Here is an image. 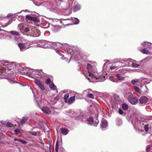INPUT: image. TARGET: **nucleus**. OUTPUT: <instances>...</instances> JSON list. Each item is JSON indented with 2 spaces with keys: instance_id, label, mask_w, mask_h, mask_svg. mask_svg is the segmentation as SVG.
Wrapping results in <instances>:
<instances>
[{
  "instance_id": "nucleus-1",
  "label": "nucleus",
  "mask_w": 152,
  "mask_h": 152,
  "mask_svg": "<svg viewBox=\"0 0 152 152\" xmlns=\"http://www.w3.org/2000/svg\"><path fill=\"white\" fill-rule=\"evenodd\" d=\"M87 68L88 69V74L89 76L92 79L95 78V76L94 74L95 73L96 71L94 70V66H92L89 64H87Z\"/></svg>"
},
{
  "instance_id": "nucleus-2",
  "label": "nucleus",
  "mask_w": 152,
  "mask_h": 152,
  "mask_svg": "<svg viewBox=\"0 0 152 152\" xmlns=\"http://www.w3.org/2000/svg\"><path fill=\"white\" fill-rule=\"evenodd\" d=\"M128 99L130 103L133 105L136 104L138 101L137 98L132 94L129 96Z\"/></svg>"
},
{
  "instance_id": "nucleus-3",
  "label": "nucleus",
  "mask_w": 152,
  "mask_h": 152,
  "mask_svg": "<svg viewBox=\"0 0 152 152\" xmlns=\"http://www.w3.org/2000/svg\"><path fill=\"white\" fill-rule=\"evenodd\" d=\"M8 74L5 69L0 67V79L5 78V77L7 76Z\"/></svg>"
},
{
  "instance_id": "nucleus-4",
  "label": "nucleus",
  "mask_w": 152,
  "mask_h": 152,
  "mask_svg": "<svg viewBox=\"0 0 152 152\" xmlns=\"http://www.w3.org/2000/svg\"><path fill=\"white\" fill-rule=\"evenodd\" d=\"M35 83L42 90H44L45 89V88L43 84L41 83L40 81L37 79L34 80Z\"/></svg>"
},
{
  "instance_id": "nucleus-5",
  "label": "nucleus",
  "mask_w": 152,
  "mask_h": 152,
  "mask_svg": "<svg viewBox=\"0 0 152 152\" xmlns=\"http://www.w3.org/2000/svg\"><path fill=\"white\" fill-rule=\"evenodd\" d=\"M26 18L29 20L33 21L34 22H38L39 21V19L36 17H32L29 15H27Z\"/></svg>"
},
{
  "instance_id": "nucleus-6",
  "label": "nucleus",
  "mask_w": 152,
  "mask_h": 152,
  "mask_svg": "<svg viewBox=\"0 0 152 152\" xmlns=\"http://www.w3.org/2000/svg\"><path fill=\"white\" fill-rule=\"evenodd\" d=\"M139 101L141 104H145L148 102V99L146 96H143L140 98Z\"/></svg>"
},
{
  "instance_id": "nucleus-7",
  "label": "nucleus",
  "mask_w": 152,
  "mask_h": 152,
  "mask_svg": "<svg viewBox=\"0 0 152 152\" xmlns=\"http://www.w3.org/2000/svg\"><path fill=\"white\" fill-rule=\"evenodd\" d=\"M42 110L47 115H49L51 113L50 109L47 107H45L43 108H42Z\"/></svg>"
},
{
  "instance_id": "nucleus-8",
  "label": "nucleus",
  "mask_w": 152,
  "mask_h": 152,
  "mask_svg": "<svg viewBox=\"0 0 152 152\" xmlns=\"http://www.w3.org/2000/svg\"><path fill=\"white\" fill-rule=\"evenodd\" d=\"M61 133L63 135H66L69 132V130L66 128H61L60 129Z\"/></svg>"
},
{
  "instance_id": "nucleus-9",
  "label": "nucleus",
  "mask_w": 152,
  "mask_h": 152,
  "mask_svg": "<svg viewBox=\"0 0 152 152\" xmlns=\"http://www.w3.org/2000/svg\"><path fill=\"white\" fill-rule=\"evenodd\" d=\"M75 100V96H72L70 97L67 101V103L69 104H72Z\"/></svg>"
},
{
  "instance_id": "nucleus-10",
  "label": "nucleus",
  "mask_w": 152,
  "mask_h": 152,
  "mask_svg": "<svg viewBox=\"0 0 152 152\" xmlns=\"http://www.w3.org/2000/svg\"><path fill=\"white\" fill-rule=\"evenodd\" d=\"M107 125V121L105 120H102V121L101 124V127L102 128H105Z\"/></svg>"
},
{
  "instance_id": "nucleus-11",
  "label": "nucleus",
  "mask_w": 152,
  "mask_h": 152,
  "mask_svg": "<svg viewBox=\"0 0 152 152\" xmlns=\"http://www.w3.org/2000/svg\"><path fill=\"white\" fill-rule=\"evenodd\" d=\"M95 78L97 80L96 81L97 82L103 81L105 80V77L103 75H101L98 78L96 77Z\"/></svg>"
},
{
  "instance_id": "nucleus-12",
  "label": "nucleus",
  "mask_w": 152,
  "mask_h": 152,
  "mask_svg": "<svg viewBox=\"0 0 152 152\" xmlns=\"http://www.w3.org/2000/svg\"><path fill=\"white\" fill-rule=\"evenodd\" d=\"M28 117L27 116L23 117L20 121L21 125H23L28 119Z\"/></svg>"
},
{
  "instance_id": "nucleus-13",
  "label": "nucleus",
  "mask_w": 152,
  "mask_h": 152,
  "mask_svg": "<svg viewBox=\"0 0 152 152\" xmlns=\"http://www.w3.org/2000/svg\"><path fill=\"white\" fill-rule=\"evenodd\" d=\"M18 45L21 51H22L23 49H25L26 48L24 44L23 43H19L18 44Z\"/></svg>"
},
{
  "instance_id": "nucleus-14",
  "label": "nucleus",
  "mask_w": 152,
  "mask_h": 152,
  "mask_svg": "<svg viewBox=\"0 0 152 152\" xmlns=\"http://www.w3.org/2000/svg\"><path fill=\"white\" fill-rule=\"evenodd\" d=\"M80 9V7L78 4H77L75 5L73 9V12H75L79 10Z\"/></svg>"
},
{
  "instance_id": "nucleus-15",
  "label": "nucleus",
  "mask_w": 152,
  "mask_h": 152,
  "mask_svg": "<svg viewBox=\"0 0 152 152\" xmlns=\"http://www.w3.org/2000/svg\"><path fill=\"white\" fill-rule=\"evenodd\" d=\"M87 121L88 122V124H90V125H92L94 124L93 119L92 117H90L88 118Z\"/></svg>"
},
{
  "instance_id": "nucleus-16",
  "label": "nucleus",
  "mask_w": 152,
  "mask_h": 152,
  "mask_svg": "<svg viewBox=\"0 0 152 152\" xmlns=\"http://www.w3.org/2000/svg\"><path fill=\"white\" fill-rule=\"evenodd\" d=\"M68 19H61L60 20V22L61 23L63 24L64 25H66L69 24V23L67 22L66 21Z\"/></svg>"
},
{
  "instance_id": "nucleus-17",
  "label": "nucleus",
  "mask_w": 152,
  "mask_h": 152,
  "mask_svg": "<svg viewBox=\"0 0 152 152\" xmlns=\"http://www.w3.org/2000/svg\"><path fill=\"white\" fill-rule=\"evenodd\" d=\"M49 87L52 90H55L56 88V86L53 83L49 85Z\"/></svg>"
},
{
  "instance_id": "nucleus-18",
  "label": "nucleus",
  "mask_w": 152,
  "mask_h": 152,
  "mask_svg": "<svg viewBox=\"0 0 152 152\" xmlns=\"http://www.w3.org/2000/svg\"><path fill=\"white\" fill-rule=\"evenodd\" d=\"M116 77L118 78V80H123L124 79V77L121 76L120 75L117 74L116 75Z\"/></svg>"
},
{
  "instance_id": "nucleus-19",
  "label": "nucleus",
  "mask_w": 152,
  "mask_h": 152,
  "mask_svg": "<svg viewBox=\"0 0 152 152\" xmlns=\"http://www.w3.org/2000/svg\"><path fill=\"white\" fill-rule=\"evenodd\" d=\"M122 107L123 109L126 110L128 108V106L125 103H124L122 104Z\"/></svg>"
},
{
  "instance_id": "nucleus-20",
  "label": "nucleus",
  "mask_w": 152,
  "mask_h": 152,
  "mask_svg": "<svg viewBox=\"0 0 152 152\" xmlns=\"http://www.w3.org/2000/svg\"><path fill=\"white\" fill-rule=\"evenodd\" d=\"M69 97L68 94H66L64 95V99L65 103H66L68 101V99Z\"/></svg>"
},
{
  "instance_id": "nucleus-21",
  "label": "nucleus",
  "mask_w": 152,
  "mask_h": 152,
  "mask_svg": "<svg viewBox=\"0 0 152 152\" xmlns=\"http://www.w3.org/2000/svg\"><path fill=\"white\" fill-rule=\"evenodd\" d=\"M59 149V144L57 141L56 144L55 145V151L56 152H58V149Z\"/></svg>"
},
{
  "instance_id": "nucleus-22",
  "label": "nucleus",
  "mask_w": 152,
  "mask_h": 152,
  "mask_svg": "<svg viewBox=\"0 0 152 152\" xmlns=\"http://www.w3.org/2000/svg\"><path fill=\"white\" fill-rule=\"evenodd\" d=\"M134 90L135 91L137 92H138L139 93H140L141 91L140 90V89L139 88H138V87H137L136 86H134Z\"/></svg>"
},
{
  "instance_id": "nucleus-23",
  "label": "nucleus",
  "mask_w": 152,
  "mask_h": 152,
  "mask_svg": "<svg viewBox=\"0 0 152 152\" xmlns=\"http://www.w3.org/2000/svg\"><path fill=\"white\" fill-rule=\"evenodd\" d=\"M151 146L150 145H148L146 148V152H152V149H151Z\"/></svg>"
},
{
  "instance_id": "nucleus-24",
  "label": "nucleus",
  "mask_w": 152,
  "mask_h": 152,
  "mask_svg": "<svg viewBox=\"0 0 152 152\" xmlns=\"http://www.w3.org/2000/svg\"><path fill=\"white\" fill-rule=\"evenodd\" d=\"M6 126L8 127H12L13 126V124L11 123L8 122L7 123Z\"/></svg>"
},
{
  "instance_id": "nucleus-25",
  "label": "nucleus",
  "mask_w": 152,
  "mask_h": 152,
  "mask_svg": "<svg viewBox=\"0 0 152 152\" xmlns=\"http://www.w3.org/2000/svg\"><path fill=\"white\" fill-rule=\"evenodd\" d=\"M11 33L13 35L16 36H19L20 35V34L17 31H11Z\"/></svg>"
},
{
  "instance_id": "nucleus-26",
  "label": "nucleus",
  "mask_w": 152,
  "mask_h": 152,
  "mask_svg": "<svg viewBox=\"0 0 152 152\" xmlns=\"http://www.w3.org/2000/svg\"><path fill=\"white\" fill-rule=\"evenodd\" d=\"M51 81V79L49 78H48L45 80V83L48 85L50 83Z\"/></svg>"
},
{
  "instance_id": "nucleus-27",
  "label": "nucleus",
  "mask_w": 152,
  "mask_h": 152,
  "mask_svg": "<svg viewBox=\"0 0 152 152\" xmlns=\"http://www.w3.org/2000/svg\"><path fill=\"white\" fill-rule=\"evenodd\" d=\"M87 96L88 98L92 99H94L95 98L94 96V95L91 94H88L87 95Z\"/></svg>"
},
{
  "instance_id": "nucleus-28",
  "label": "nucleus",
  "mask_w": 152,
  "mask_h": 152,
  "mask_svg": "<svg viewBox=\"0 0 152 152\" xmlns=\"http://www.w3.org/2000/svg\"><path fill=\"white\" fill-rule=\"evenodd\" d=\"M1 64L4 66H8V62L7 61H2Z\"/></svg>"
},
{
  "instance_id": "nucleus-29",
  "label": "nucleus",
  "mask_w": 152,
  "mask_h": 152,
  "mask_svg": "<svg viewBox=\"0 0 152 152\" xmlns=\"http://www.w3.org/2000/svg\"><path fill=\"white\" fill-rule=\"evenodd\" d=\"M21 130H19L18 129H16L15 131V134L17 135L18 134L21 133Z\"/></svg>"
},
{
  "instance_id": "nucleus-30",
  "label": "nucleus",
  "mask_w": 152,
  "mask_h": 152,
  "mask_svg": "<svg viewBox=\"0 0 152 152\" xmlns=\"http://www.w3.org/2000/svg\"><path fill=\"white\" fill-rule=\"evenodd\" d=\"M31 31H32L31 32L32 35V36H38V34L37 35L36 33V31H33L32 30H31Z\"/></svg>"
},
{
  "instance_id": "nucleus-31",
  "label": "nucleus",
  "mask_w": 152,
  "mask_h": 152,
  "mask_svg": "<svg viewBox=\"0 0 152 152\" xmlns=\"http://www.w3.org/2000/svg\"><path fill=\"white\" fill-rule=\"evenodd\" d=\"M139 80L136 79L132 80L131 81V83L133 84H134L136 83H139Z\"/></svg>"
},
{
  "instance_id": "nucleus-32",
  "label": "nucleus",
  "mask_w": 152,
  "mask_h": 152,
  "mask_svg": "<svg viewBox=\"0 0 152 152\" xmlns=\"http://www.w3.org/2000/svg\"><path fill=\"white\" fill-rule=\"evenodd\" d=\"M144 129L145 131L146 132H147L149 129L148 125H145L144 126Z\"/></svg>"
},
{
  "instance_id": "nucleus-33",
  "label": "nucleus",
  "mask_w": 152,
  "mask_h": 152,
  "mask_svg": "<svg viewBox=\"0 0 152 152\" xmlns=\"http://www.w3.org/2000/svg\"><path fill=\"white\" fill-rule=\"evenodd\" d=\"M132 65L134 67H138L139 66V65L137 64L133 63H132Z\"/></svg>"
},
{
  "instance_id": "nucleus-34",
  "label": "nucleus",
  "mask_w": 152,
  "mask_h": 152,
  "mask_svg": "<svg viewBox=\"0 0 152 152\" xmlns=\"http://www.w3.org/2000/svg\"><path fill=\"white\" fill-rule=\"evenodd\" d=\"M29 133L31 134L34 136H36L37 135V133L36 132H30Z\"/></svg>"
},
{
  "instance_id": "nucleus-35",
  "label": "nucleus",
  "mask_w": 152,
  "mask_h": 152,
  "mask_svg": "<svg viewBox=\"0 0 152 152\" xmlns=\"http://www.w3.org/2000/svg\"><path fill=\"white\" fill-rule=\"evenodd\" d=\"M19 141L24 144H26L27 142L26 141L20 139L19 140Z\"/></svg>"
},
{
  "instance_id": "nucleus-36",
  "label": "nucleus",
  "mask_w": 152,
  "mask_h": 152,
  "mask_svg": "<svg viewBox=\"0 0 152 152\" xmlns=\"http://www.w3.org/2000/svg\"><path fill=\"white\" fill-rule=\"evenodd\" d=\"M30 31V30L28 28H25L24 30L25 32H27Z\"/></svg>"
},
{
  "instance_id": "nucleus-37",
  "label": "nucleus",
  "mask_w": 152,
  "mask_h": 152,
  "mask_svg": "<svg viewBox=\"0 0 152 152\" xmlns=\"http://www.w3.org/2000/svg\"><path fill=\"white\" fill-rule=\"evenodd\" d=\"M143 52L145 54H147L148 53V51L146 48H144L143 49Z\"/></svg>"
},
{
  "instance_id": "nucleus-38",
  "label": "nucleus",
  "mask_w": 152,
  "mask_h": 152,
  "mask_svg": "<svg viewBox=\"0 0 152 152\" xmlns=\"http://www.w3.org/2000/svg\"><path fill=\"white\" fill-rule=\"evenodd\" d=\"M118 113L120 114H122L124 113L123 111L121 109H119L118 110Z\"/></svg>"
},
{
  "instance_id": "nucleus-39",
  "label": "nucleus",
  "mask_w": 152,
  "mask_h": 152,
  "mask_svg": "<svg viewBox=\"0 0 152 152\" xmlns=\"http://www.w3.org/2000/svg\"><path fill=\"white\" fill-rule=\"evenodd\" d=\"M45 41H42V42H41V47H45L44 46V44H45Z\"/></svg>"
},
{
  "instance_id": "nucleus-40",
  "label": "nucleus",
  "mask_w": 152,
  "mask_h": 152,
  "mask_svg": "<svg viewBox=\"0 0 152 152\" xmlns=\"http://www.w3.org/2000/svg\"><path fill=\"white\" fill-rule=\"evenodd\" d=\"M116 66H111L110 67V69H111V70H113V69H116Z\"/></svg>"
},
{
  "instance_id": "nucleus-41",
  "label": "nucleus",
  "mask_w": 152,
  "mask_h": 152,
  "mask_svg": "<svg viewBox=\"0 0 152 152\" xmlns=\"http://www.w3.org/2000/svg\"><path fill=\"white\" fill-rule=\"evenodd\" d=\"M10 20L9 21V23H8V24H6V25H5L4 26V27H6L9 24H10L11 23H10Z\"/></svg>"
},
{
  "instance_id": "nucleus-42",
  "label": "nucleus",
  "mask_w": 152,
  "mask_h": 152,
  "mask_svg": "<svg viewBox=\"0 0 152 152\" xmlns=\"http://www.w3.org/2000/svg\"><path fill=\"white\" fill-rule=\"evenodd\" d=\"M14 140H15V141L17 140V141H19V140H20V139H17L16 138H15L14 139Z\"/></svg>"
},
{
  "instance_id": "nucleus-43",
  "label": "nucleus",
  "mask_w": 152,
  "mask_h": 152,
  "mask_svg": "<svg viewBox=\"0 0 152 152\" xmlns=\"http://www.w3.org/2000/svg\"><path fill=\"white\" fill-rule=\"evenodd\" d=\"M85 76L86 77V78L88 79V80H90V78L88 77L87 76H86V75H85Z\"/></svg>"
},
{
  "instance_id": "nucleus-44",
  "label": "nucleus",
  "mask_w": 152,
  "mask_h": 152,
  "mask_svg": "<svg viewBox=\"0 0 152 152\" xmlns=\"http://www.w3.org/2000/svg\"><path fill=\"white\" fill-rule=\"evenodd\" d=\"M42 77V76H39V77H38L40 78Z\"/></svg>"
},
{
  "instance_id": "nucleus-45",
  "label": "nucleus",
  "mask_w": 152,
  "mask_h": 152,
  "mask_svg": "<svg viewBox=\"0 0 152 152\" xmlns=\"http://www.w3.org/2000/svg\"><path fill=\"white\" fill-rule=\"evenodd\" d=\"M36 73H37V74H39V72H37Z\"/></svg>"
},
{
  "instance_id": "nucleus-46",
  "label": "nucleus",
  "mask_w": 152,
  "mask_h": 152,
  "mask_svg": "<svg viewBox=\"0 0 152 152\" xmlns=\"http://www.w3.org/2000/svg\"><path fill=\"white\" fill-rule=\"evenodd\" d=\"M58 1H62V0H58Z\"/></svg>"
},
{
  "instance_id": "nucleus-47",
  "label": "nucleus",
  "mask_w": 152,
  "mask_h": 152,
  "mask_svg": "<svg viewBox=\"0 0 152 152\" xmlns=\"http://www.w3.org/2000/svg\"><path fill=\"white\" fill-rule=\"evenodd\" d=\"M50 152H51L50 149Z\"/></svg>"
},
{
  "instance_id": "nucleus-48",
  "label": "nucleus",
  "mask_w": 152,
  "mask_h": 152,
  "mask_svg": "<svg viewBox=\"0 0 152 152\" xmlns=\"http://www.w3.org/2000/svg\"><path fill=\"white\" fill-rule=\"evenodd\" d=\"M1 29H0V31H1Z\"/></svg>"
},
{
  "instance_id": "nucleus-49",
  "label": "nucleus",
  "mask_w": 152,
  "mask_h": 152,
  "mask_svg": "<svg viewBox=\"0 0 152 152\" xmlns=\"http://www.w3.org/2000/svg\"><path fill=\"white\" fill-rule=\"evenodd\" d=\"M78 22L77 23V24H78Z\"/></svg>"
}]
</instances>
